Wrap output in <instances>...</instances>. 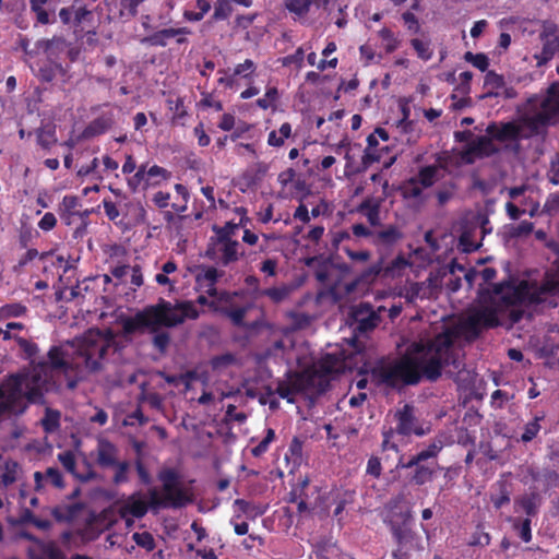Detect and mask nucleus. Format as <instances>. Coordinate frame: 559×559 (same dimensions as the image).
Segmentation results:
<instances>
[{"instance_id":"f257e3e1","label":"nucleus","mask_w":559,"mask_h":559,"mask_svg":"<svg viewBox=\"0 0 559 559\" xmlns=\"http://www.w3.org/2000/svg\"><path fill=\"white\" fill-rule=\"evenodd\" d=\"M116 349L110 332L93 329L72 345L52 346L49 349L51 366L39 362L27 372L11 374L0 383V425L22 416L29 404L45 403V394L61 386V377L68 389H75L79 382L100 372L108 355Z\"/></svg>"},{"instance_id":"f03ea898","label":"nucleus","mask_w":559,"mask_h":559,"mask_svg":"<svg viewBox=\"0 0 559 559\" xmlns=\"http://www.w3.org/2000/svg\"><path fill=\"white\" fill-rule=\"evenodd\" d=\"M499 324L497 309H479L457 326L445 329L435 338L413 343L400 360L384 364L377 369L378 379L386 385L397 386L416 384L423 377L436 381L445 368H449L447 372L450 374L459 373L464 364L461 350L454 345L456 338L463 336L468 341L474 340L483 329Z\"/></svg>"},{"instance_id":"7ed1b4c3","label":"nucleus","mask_w":559,"mask_h":559,"mask_svg":"<svg viewBox=\"0 0 559 559\" xmlns=\"http://www.w3.org/2000/svg\"><path fill=\"white\" fill-rule=\"evenodd\" d=\"M199 317V311L191 301H181L171 304L170 301L159 299L156 305L147 306L123 321V331L133 334L144 330L155 333L153 337L154 346L164 352L169 345V334L158 332L162 326L173 328L185 322L187 319L194 320Z\"/></svg>"},{"instance_id":"20e7f679","label":"nucleus","mask_w":559,"mask_h":559,"mask_svg":"<svg viewBox=\"0 0 559 559\" xmlns=\"http://www.w3.org/2000/svg\"><path fill=\"white\" fill-rule=\"evenodd\" d=\"M559 294V250L551 267L542 283L521 281L518 284L502 283L495 287L492 302L497 307H516L521 305L549 302V298Z\"/></svg>"},{"instance_id":"39448f33","label":"nucleus","mask_w":559,"mask_h":559,"mask_svg":"<svg viewBox=\"0 0 559 559\" xmlns=\"http://www.w3.org/2000/svg\"><path fill=\"white\" fill-rule=\"evenodd\" d=\"M556 120H559V83L549 87L536 112L525 115L518 122H508L500 127L489 126L487 132L501 142L518 141L542 133L548 123Z\"/></svg>"},{"instance_id":"423d86ee","label":"nucleus","mask_w":559,"mask_h":559,"mask_svg":"<svg viewBox=\"0 0 559 559\" xmlns=\"http://www.w3.org/2000/svg\"><path fill=\"white\" fill-rule=\"evenodd\" d=\"M350 368L352 365L345 353L341 349H335L323 355L312 365V368L308 371V383L317 388L319 392H324L333 376Z\"/></svg>"},{"instance_id":"0eeeda50","label":"nucleus","mask_w":559,"mask_h":559,"mask_svg":"<svg viewBox=\"0 0 559 559\" xmlns=\"http://www.w3.org/2000/svg\"><path fill=\"white\" fill-rule=\"evenodd\" d=\"M253 307V299L246 290L221 292L211 302V308L225 317L236 326H242L246 314Z\"/></svg>"},{"instance_id":"6e6552de","label":"nucleus","mask_w":559,"mask_h":559,"mask_svg":"<svg viewBox=\"0 0 559 559\" xmlns=\"http://www.w3.org/2000/svg\"><path fill=\"white\" fill-rule=\"evenodd\" d=\"M148 511V506L140 491L121 498L112 503L108 509L104 510L102 516L107 521V526H112L117 523V519L112 518L116 512L119 518H127L133 515L136 519H142Z\"/></svg>"},{"instance_id":"1a4fd4ad","label":"nucleus","mask_w":559,"mask_h":559,"mask_svg":"<svg viewBox=\"0 0 559 559\" xmlns=\"http://www.w3.org/2000/svg\"><path fill=\"white\" fill-rule=\"evenodd\" d=\"M409 513L407 512L401 524L393 519L390 520L391 530L399 546L393 552V559H409V551L419 547V538L411 530L407 523Z\"/></svg>"},{"instance_id":"9d476101","label":"nucleus","mask_w":559,"mask_h":559,"mask_svg":"<svg viewBox=\"0 0 559 559\" xmlns=\"http://www.w3.org/2000/svg\"><path fill=\"white\" fill-rule=\"evenodd\" d=\"M239 242L228 238V233L224 231L221 235V239H217L206 250V257L211 260L217 261L223 266H227L230 263L238 261L240 253L238 251Z\"/></svg>"},{"instance_id":"9b49d317","label":"nucleus","mask_w":559,"mask_h":559,"mask_svg":"<svg viewBox=\"0 0 559 559\" xmlns=\"http://www.w3.org/2000/svg\"><path fill=\"white\" fill-rule=\"evenodd\" d=\"M396 426L393 429L401 436H423L425 433L420 423L416 416V409L411 404H404L403 407L396 409L393 415Z\"/></svg>"},{"instance_id":"f8f14e48","label":"nucleus","mask_w":559,"mask_h":559,"mask_svg":"<svg viewBox=\"0 0 559 559\" xmlns=\"http://www.w3.org/2000/svg\"><path fill=\"white\" fill-rule=\"evenodd\" d=\"M540 41L543 44L542 51L536 53L537 66L542 67L549 62L557 52H559V29L552 23H547L543 26V31L539 34Z\"/></svg>"},{"instance_id":"ddd939ff","label":"nucleus","mask_w":559,"mask_h":559,"mask_svg":"<svg viewBox=\"0 0 559 559\" xmlns=\"http://www.w3.org/2000/svg\"><path fill=\"white\" fill-rule=\"evenodd\" d=\"M348 271V266L344 263L335 264L329 259L318 262L314 269L316 280L326 288L334 289L341 282L343 273Z\"/></svg>"},{"instance_id":"4468645a","label":"nucleus","mask_w":559,"mask_h":559,"mask_svg":"<svg viewBox=\"0 0 559 559\" xmlns=\"http://www.w3.org/2000/svg\"><path fill=\"white\" fill-rule=\"evenodd\" d=\"M163 491L174 498V509L182 508L191 502L188 492L179 485L177 473L173 469L162 471L158 475Z\"/></svg>"},{"instance_id":"2eb2a0df","label":"nucleus","mask_w":559,"mask_h":559,"mask_svg":"<svg viewBox=\"0 0 559 559\" xmlns=\"http://www.w3.org/2000/svg\"><path fill=\"white\" fill-rule=\"evenodd\" d=\"M223 274V271H218L214 266H197L194 274L197 289L216 299L221 293L216 289V283Z\"/></svg>"},{"instance_id":"dca6fc26","label":"nucleus","mask_w":559,"mask_h":559,"mask_svg":"<svg viewBox=\"0 0 559 559\" xmlns=\"http://www.w3.org/2000/svg\"><path fill=\"white\" fill-rule=\"evenodd\" d=\"M353 328L355 331L366 333L373 330L380 322V316L367 302H360L352 312Z\"/></svg>"},{"instance_id":"f3484780","label":"nucleus","mask_w":559,"mask_h":559,"mask_svg":"<svg viewBox=\"0 0 559 559\" xmlns=\"http://www.w3.org/2000/svg\"><path fill=\"white\" fill-rule=\"evenodd\" d=\"M519 477L524 484L530 481L542 483L545 490L559 487V472L550 468L537 471L531 466H523L520 469Z\"/></svg>"},{"instance_id":"a211bd4d","label":"nucleus","mask_w":559,"mask_h":559,"mask_svg":"<svg viewBox=\"0 0 559 559\" xmlns=\"http://www.w3.org/2000/svg\"><path fill=\"white\" fill-rule=\"evenodd\" d=\"M440 287L438 277L429 276L423 282H413L405 287V296L411 301L429 299L437 295Z\"/></svg>"},{"instance_id":"6ab92c4d","label":"nucleus","mask_w":559,"mask_h":559,"mask_svg":"<svg viewBox=\"0 0 559 559\" xmlns=\"http://www.w3.org/2000/svg\"><path fill=\"white\" fill-rule=\"evenodd\" d=\"M493 138L486 135L476 136L473 139L466 147L465 158L467 162H473L474 158H481L490 156L498 152L493 141Z\"/></svg>"},{"instance_id":"aec40b11","label":"nucleus","mask_w":559,"mask_h":559,"mask_svg":"<svg viewBox=\"0 0 559 559\" xmlns=\"http://www.w3.org/2000/svg\"><path fill=\"white\" fill-rule=\"evenodd\" d=\"M96 462L103 468L114 467L118 462V449L106 439L98 440Z\"/></svg>"},{"instance_id":"412c9836","label":"nucleus","mask_w":559,"mask_h":559,"mask_svg":"<svg viewBox=\"0 0 559 559\" xmlns=\"http://www.w3.org/2000/svg\"><path fill=\"white\" fill-rule=\"evenodd\" d=\"M189 31L186 27L182 28H164L158 31L147 37L141 39L142 44H147L151 46H159L165 47L167 45L168 39L176 37L180 34H188Z\"/></svg>"},{"instance_id":"4be33fe9","label":"nucleus","mask_w":559,"mask_h":559,"mask_svg":"<svg viewBox=\"0 0 559 559\" xmlns=\"http://www.w3.org/2000/svg\"><path fill=\"white\" fill-rule=\"evenodd\" d=\"M380 199L366 198L358 205L357 212L362 214L371 226H378L380 224Z\"/></svg>"},{"instance_id":"5701e85b","label":"nucleus","mask_w":559,"mask_h":559,"mask_svg":"<svg viewBox=\"0 0 559 559\" xmlns=\"http://www.w3.org/2000/svg\"><path fill=\"white\" fill-rule=\"evenodd\" d=\"M402 238V231L397 227L390 225L373 235V243L377 246H392Z\"/></svg>"},{"instance_id":"b1692460","label":"nucleus","mask_w":559,"mask_h":559,"mask_svg":"<svg viewBox=\"0 0 559 559\" xmlns=\"http://www.w3.org/2000/svg\"><path fill=\"white\" fill-rule=\"evenodd\" d=\"M15 341H16L17 345L20 346V348L22 349V352L24 354V358L31 359L29 367L21 372V373H24V372H27L34 365L39 364V361L35 362V360H34L35 356L39 352V348L35 343H33L26 338H23V337H15ZM40 362H46L48 366H51V361L49 358V352L47 353V360H40Z\"/></svg>"},{"instance_id":"393cba45","label":"nucleus","mask_w":559,"mask_h":559,"mask_svg":"<svg viewBox=\"0 0 559 559\" xmlns=\"http://www.w3.org/2000/svg\"><path fill=\"white\" fill-rule=\"evenodd\" d=\"M413 178H415V180L418 183H420L425 189H428L440 179V166H424L419 169L418 174Z\"/></svg>"},{"instance_id":"a878e982","label":"nucleus","mask_w":559,"mask_h":559,"mask_svg":"<svg viewBox=\"0 0 559 559\" xmlns=\"http://www.w3.org/2000/svg\"><path fill=\"white\" fill-rule=\"evenodd\" d=\"M148 500L146 501L148 509L158 510L162 508H174L171 503L174 498L164 491L160 492L156 487L150 488L147 491Z\"/></svg>"},{"instance_id":"bb28decb","label":"nucleus","mask_w":559,"mask_h":559,"mask_svg":"<svg viewBox=\"0 0 559 559\" xmlns=\"http://www.w3.org/2000/svg\"><path fill=\"white\" fill-rule=\"evenodd\" d=\"M34 479L36 484V489H40L43 487L44 480L49 481L55 487H63V478L60 471L57 467H48L45 471V473L35 472Z\"/></svg>"},{"instance_id":"cd10ccee","label":"nucleus","mask_w":559,"mask_h":559,"mask_svg":"<svg viewBox=\"0 0 559 559\" xmlns=\"http://www.w3.org/2000/svg\"><path fill=\"white\" fill-rule=\"evenodd\" d=\"M22 468L15 461H7L0 472V484L8 487L19 480Z\"/></svg>"},{"instance_id":"c85d7f7f","label":"nucleus","mask_w":559,"mask_h":559,"mask_svg":"<svg viewBox=\"0 0 559 559\" xmlns=\"http://www.w3.org/2000/svg\"><path fill=\"white\" fill-rule=\"evenodd\" d=\"M145 187L147 189L162 185V182L169 180L171 176L170 171L158 165H153L148 169L145 168Z\"/></svg>"},{"instance_id":"c756f323","label":"nucleus","mask_w":559,"mask_h":559,"mask_svg":"<svg viewBox=\"0 0 559 559\" xmlns=\"http://www.w3.org/2000/svg\"><path fill=\"white\" fill-rule=\"evenodd\" d=\"M424 190L425 188L420 183H418L413 177L407 179L401 188L402 195L404 199L417 200L420 202H424L425 200Z\"/></svg>"},{"instance_id":"7c9ffc66","label":"nucleus","mask_w":559,"mask_h":559,"mask_svg":"<svg viewBox=\"0 0 559 559\" xmlns=\"http://www.w3.org/2000/svg\"><path fill=\"white\" fill-rule=\"evenodd\" d=\"M480 242L475 239V228H465L459 237L457 248L465 253L476 251Z\"/></svg>"},{"instance_id":"2f4dec72","label":"nucleus","mask_w":559,"mask_h":559,"mask_svg":"<svg viewBox=\"0 0 559 559\" xmlns=\"http://www.w3.org/2000/svg\"><path fill=\"white\" fill-rule=\"evenodd\" d=\"M437 464L433 462L430 463H419L415 468V473L412 477V480L416 485H424L430 481L436 473Z\"/></svg>"},{"instance_id":"473e14b6","label":"nucleus","mask_w":559,"mask_h":559,"mask_svg":"<svg viewBox=\"0 0 559 559\" xmlns=\"http://www.w3.org/2000/svg\"><path fill=\"white\" fill-rule=\"evenodd\" d=\"M37 143L45 150H49L57 143L56 126L47 123L37 130Z\"/></svg>"},{"instance_id":"72a5a7b5","label":"nucleus","mask_w":559,"mask_h":559,"mask_svg":"<svg viewBox=\"0 0 559 559\" xmlns=\"http://www.w3.org/2000/svg\"><path fill=\"white\" fill-rule=\"evenodd\" d=\"M539 500V495L533 491L519 498L516 504L521 507L527 516H534L538 511Z\"/></svg>"},{"instance_id":"f704fd0d","label":"nucleus","mask_w":559,"mask_h":559,"mask_svg":"<svg viewBox=\"0 0 559 559\" xmlns=\"http://www.w3.org/2000/svg\"><path fill=\"white\" fill-rule=\"evenodd\" d=\"M487 96H500L499 90L504 87V78L495 71H488L484 82Z\"/></svg>"},{"instance_id":"c9c22d12","label":"nucleus","mask_w":559,"mask_h":559,"mask_svg":"<svg viewBox=\"0 0 559 559\" xmlns=\"http://www.w3.org/2000/svg\"><path fill=\"white\" fill-rule=\"evenodd\" d=\"M112 126L110 116H100L94 119L86 128L85 133L90 136H95L105 133Z\"/></svg>"},{"instance_id":"e433bc0d","label":"nucleus","mask_w":559,"mask_h":559,"mask_svg":"<svg viewBox=\"0 0 559 559\" xmlns=\"http://www.w3.org/2000/svg\"><path fill=\"white\" fill-rule=\"evenodd\" d=\"M48 0H29L31 11L36 16V22L43 25L53 23L56 20L50 19L48 11L45 9Z\"/></svg>"},{"instance_id":"4c0bfd02","label":"nucleus","mask_w":559,"mask_h":559,"mask_svg":"<svg viewBox=\"0 0 559 559\" xmlns=\"http://www.w3.org/2000/svg\"><path fill=\"white\" fill-rule=\"evenodd\" d=\"M292 134V126L288 122H284L278 131H271L267 138V144L271 146L280 147L284 144L285 139H288Z\"/></svg>"},{"instance_id":"58836bf2","label":"nucleus","mask_w":559,"mask_h":559,"mask_svg":"<svg viewBox=\"0 0 559 559\" xmlns=\"http://www.w3.org/2000/svg\"><path fill=\"white\" fill-rule=\"evenodd\" d=\"M314 0H285V8L300 19L307 15Z\"/></svg>"},{"instance_id":"ea45409f","label":"nucleus","mask_w":559,"mask_h":559,"mask_svg":"<svg viewBox=\"0 0 559 559\" xmlns=\"http://www.w3.org/2000/svg\"><path fill=\"white\" fill-rule=\"evenodd\" d=\"M26 312V306L20 302L7 304L0 307V320L23 317Z\"/></svg>"},{"instance_id":"a19ab883","label":"nucleus","mask_w":559,"mask_h":559,"mask_svg":"<svg viewBox=\"0 0 559 559\" xmlns=\"http://www.w3.org/2000/svg\"><path fill=\"white\" fill-rule=\"evenodd\" d=\"M41 426L48 433L56 431L60 426V413L51 408H46L45 416L41 419Z\"/></svg>"},{"instance_id":"79ce46f5","label":"nucleus","mask_w":559,"mask_h":559,"mask_svg":"<svg viewBox=\"0 0 559 559\" xmlns=\"http://www.w3.org/2000/svg\"><path fill=\"white\" fill-rule=\"evenodd\" d=\"M145 165H141L136 173L130 177L127 181L129 189L132 192H138L139 190H147L145 187Z\"/></svg>"},{"instance_id":"37998d69","label":"nucleus","mask_w":559,"mask_h":559,"mask_svg":"<svg viewBox=\"0 0 559 559\" xmlns=\"http://www.w3.org/2000/svg\"><path fill=\"white\" fill-rule=\"evenodd\" d=\"M382 271L383 267L380 262L372 264L359 274V276L357 277V283L371 284L378 278Z\"/></svg>"},{"instance_id":"c03bdc74","label":"nucleus","mask_w":559,"mask_h":559,"mask_svg":"<svg viewBox=\"0 0 559 559\" xmlns=\"http://www.w3.org/2000/svg\"><path fill=\"white\" fill-rule=\"evenodd\" d=\"M543 419V417L536 416L532 421H528L524 426V431L521 436V441L524 443H527L532 441L539 432L540 430V424L539 421Z\"/></svg>"},{"instance_id":"a18cd8bd","label":"nucleus","mask_w":559,"mask_h":559,"mask_svg":"<svg viewBox=\"0 0 559 559\" xmlns=\"http://www.w3.org/2000/svg\"><path fill=\"white\" fill-rule=\"evenodd\" d=\"M411 45L415 49L418 58L425 61L431 59L433 52L428 41H424L419 38H413L411 40Z\"/></svg>"},{"instance_id":"49530a36","label":"nucleus","mask_w":559,"mask_h":559,"mask_svg":"<svg viewBox=\"0 0 559 559\" xmlns=\"http://www.w3.org/2000/svg\"><path fill=\"white\" fill-rule=\"evenodd\" d=\"M198 8V12L194 11H186L185 17L189 21L198 22L201 21L204 15L210 11L211 4L207 0H198L195 3Z\"/></svg>"},{"instance_id":"de8ad7c7","label":"nucleus","mask_w":559,"mask_h":559,"mask_svg":"<svg viewBox=\"0 0 559 559\" xmlns=\"http://www.w3.org/2000/svg\"><path fill=\"white\" fill-rule=\"evenodd\" d=\"M464 59L483 72L486 71L489 66V59L485 53H473L467 51L464 55Z\"/></svg>"},{"instance_id":"09e8293b","label":"nucleus","mask_w":559,"mask_h":559,"mask_svg":"<svg viewBox=\"0 0 559 559\" xmlns=\"http://www.w3.org/2000/svg\"><path fill=\"white\" fill-rule=\"evenodd\" d=\"M231 2L233 0H216L213 17L215 20L227 19L233 12Z\"/></svg>"},{"instance_id":"8fccbe9b","label":"nucleus","mask_w":559,"mask_h":559,"mask_svg":"<svg viewBox=\"0 0 559 559\" xmlns=\"http://www.w3.org/2000/svg\"><path fill=\"white\" fill-rule=\"evenodd\" d=\"M379 37L385 43V51L393 52L399 47V40L394 36L393 32L386 27L379 31Z\"/></svg>"},{"instance_id":"3c124183","label":"nucleus","mask_w":559,"mask_h":559,"mask_svg":"<svg viewBox=\"0 0 559 559\" xmlns=\"http://www.w3.org/2000/svg\"><path fill=\"white\" fill-rule=\"evenodd\" d=\"M132 539L135 542V544L148 551H152L155 548V540L151 533L143 532V533H134L132 535Z\"/></svg>"},{"instance_id":"603ef678","label":"nucleus","mask_w":559,"mask_h":559,"mask_svg":"<svg viewBox=\"0 0 559 559\" xmlns=\"http://www.w3.org/2000/svg\"><path fill=\"white\" fill-rule=\"evenodd\" d=\"M116 468V473L114 475L112 481L116 485L124 484L129 481L128 472L130 468V464L128 462H117L114 466Z\"/></svg>"},{"instance_id":"864d4df0","label":"nucleus","mask_w":559,"mask_h":559,"mask_svg":"<svg viewBox=\"0 0 559 559\" xmlns=\"http://www.w3.org/2000/svg\"><path fill=\"white\" fill-rule=\"evenodd\" d=\"M443 444L441 441H435L430 443L425 450L418 452V460L427 462L429 459H433L442 450Z\"/></svg>"},{"instance_id":"5fc2aeb1","label":"nucleus","mask_w":559,"mask_h":559,"mask_svg":"<svg viewBox=\"0 0 559 559\" xmlns=\"http://www.w3.org/2000/svg\"><path fill=\"white\" fill-rule=\"evenodd\" d=\"M262 294L267 296L274 302H281L288 297L289 288H287L285 286L272 287V288L265 289Z\"/></svg>"},{"instance_id":"6e6d98bb","label":"nucleus","mask_w":559,"mask_h":559,"mask_svg":"<svg viewBox=\"0 0 559 559\" xmlns=\"http://www.w3.org/2000/svg\"><path fill=\"white\" fill-rule=\"evenodd\" d=\"M58 461L62 464L66 471L71 474L75 472V455L72 451H64L58 454Z\"/></svg>"},{"instance_id":"4d7b16f0","label":"nucleus","mask_w":559,"mask_h":559,"mask_svg":"<svg viewBox=\"0 0 559 559\" xmlns=\"http://www.w3.org/2000/svg\"><path fill=\"white\" fill-rule=\"evenodd\" d=\"M454 185H449L439 189L436 193L438 205L444 206L454 197Z\"/></svg>"},{"instance_id":"13d9d810","label":"nucleus","mask_w":559,"mask_h":559,"mask_svg":"<svg viewBox=\"0 0 559 559\" xmlns=\"http://www.w3.org/2000/svg\"><path fill=\"white\" fill-rule=\"evenodd\" d=\"M255 70V64L251 59H246L243 63H239L234 69V75H241L242 78H249Z\"/></svg>"},{"instance_id":"bf43d9fd","label":"nucleus","mask_w":559,"mask_h":559,"mask_svg":"<svg viewBox=\"0 0 559 559\" xmlns=\"http://www.w3.org/2000/svg\"><path fill=\"white\" fill-rule=\"evenodd\" d=\"M277 96H278L277 88L270 87V88H267L264 97L259 98L257 100V105L262 109H267L273 105V103H275V100L277 99Z\"/></svg>"},{"instance_id":"052dcab7","label":"nucleus","mask_w":559,"mask_h":559,"mask_svg":"<svg viewBox=\"0 0 559 559\" xmlns=\"http://www.w3.org/2000/svg\"><path fill=\"white\" fill-rule=\"evenodd\" d=\"M408 265L407 260L403 255L396 257L389 266L385 267V273L394 276Z\"/></svg>"},{"instance_id":"680f3d73","label":"nucleus","mask_w":559,"mask_h":559,"mask_svg":"<svg viewBox=\"0 0 559 559\" xmlns=\"http://www.w3.org/2000/svg\"><path fill=\"white\" fill-rule=\"evenodd\" d=\"M144 0H120L121 5V14L129 15V16H135L138 13V7L141 4Z\"/></svg>"},{"instance_id":"e2e57ef3","label":"nucleus","mask_w":559,"mask_h":559,"mask_svg":"<svg viewBox=\"0 0 559 559\" xmlns=\"http://www.w3.org/2000/svg\"><path fill=\"white\" fill-rule=\"evenodd\" d=\"M79 204L80 200L75 195H64L62 199V209L63 212L68 215H74Z\"/></svg>"},{"instance_id":"0e129e2a","label":"nucleus","mask_w":559,"mask_h":559,"mask_svg":"<svg viewBox=\"0 0 559 559\" xmlns=\"http://www.w3.org/2000/svg\"><path fill=\"white\" fill-rule=\"evenodd\" d=\"M515 528L519 532V536L525 543L531 542L532 539V531H531V520L526 518L521 523L515 524Z\"/></svg>"},{"instance_id":"69168bd1","label":"nucleus","mask_w":559,"mask_h":559,"mask_svg":"<svg viewBox=\"0 0 559 559\" xmlns=\"http://www.w3.org/2000/svg\"><path fill=\"white\" fill-rule=\"evenodd\" d=\"M131 267L132 266L127 264L115 265L111 267L110 273L117 280L121 281L122 283H127Z\"/></svg>"},{"instance_id":"338daca9","label":"nucleus","mask_w":559,"mask_h":559,"mask_svg":"<svg viewBox=\"0 0 559 559\" xmlns=\"http://www.w3.org/2000/svg\"><path fill=\"white\" fill-rule=\"evenodd\" d=\"M235 362V356L233 354H224L212 358L211 365L213 369H221Z\"/></svg>"},{"instance_id":"774afa93","label":"nucleus","mask_w":559,"mask_h":559,"mask_svg":"<svg viewBox=\"0 0 559 559\" xmlns=\"http://www.w3.org/2000/svg\"><path fill=\"white\" fill-rule=\"evenodd\" d=\"M43 550L48 559H67L64 554L53 543L45 545Z\"/></svg>"}]
</instances>
